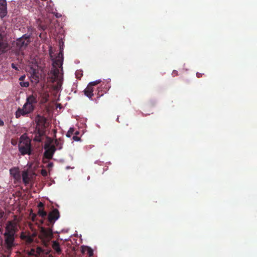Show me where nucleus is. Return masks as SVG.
<instances>
[{
  "label": "nucleus",
  "instance_id": "423d86ee",
  "mask_svg": "<svg viewBox=\"0 0 257 257\" xmlns=\"http://www.w3.org/2000/svg\"><path fill=\"white\" fill-rule=\"evenodd\" d=\"M17 231V227L15 223L12 221L7 222L6 226V232L4 235H15Z\"/></svg>",
  "mask_w": 257,
  "mask_h": 257
},
{
  "label": "nucleus",
  "instance_id": "72a5a7b5",
  "mask_svg": "<svg viewBox=\"0 0 257 257\" xmlns=\"http://www.w3.org/2000/svg\"><path fill=\"white\" fill-rule=\"evenodd\" d=\"M25 77H26L25 75L21 76L20 77L19 80H20V81H23V80L25 79Z\"/></svg>",
  "mask_w": 257,
  "mask_h": 257
},
{
  "label": "nucleus",
  "instance_id": "1a4fd4ad",
  "mask_svg": "<svg viewBox=\"0 0 257 257\" xmlns=\"http://www.w3.org/2000/svg\"><path fill=\"white\" fill-rule=\"evenodd\" d=\"M41 234L45 239L51 238L53 237L52 230L50 228L42 227Z\"/></svg>",
  "mask_w": 257,
  "mask_h": 257
},
{
  "label": "nucleus",
  "instance_id": "dca6fc26",
  "mask_svg": "<svg viewBox=\"0 0 257 257\" xmlns=\"http://www.w3.org/2000/svg\"><path fill=\"white\" fill-rule=\"evenodd\" d=\"M22 179L24 183L25 184H27L29 183L30 178L29 174L27 171H23L22 173Z\"/></svg>",
  "mask_w": 257,
  "mask_h": 257
},
{
  "label": "nucleus",
  "instance_id": "c9c22d12",
  "mask_svg": "<svg viewBox=\"0 0 257 257\" xmlns=\"http://www.w3.org/2000/svg\"><path fill=\"white\" fill-rule=\"evenodd\" d=\"M196 75H197V77L198 78L202 77V74L200 73H197Z\"/></svg>",
  "mask_w": 257,
  "mask_h": 257
},
{
  "label": "nucleus",
  "instance_id": "a878e982",
  "mask_svg": "<svg viewBox=\"0 0 257 257\" xmlns=\"http://www.w3.org/2000/svg\"><path fill=\"white\" fill-rule=\"evenodd\" d=\"M41 174L42 176L46 177L48 175V172L46 170L42 169L41 170Z\"/></svg>",
  "mask_w": 257,
  "mask_h": 257
},
{
  "label": "nucleus",
  "instance_id": "9b49d317",
  "mask_svg": "<svg viewBox=\"0 0 257 257\" xmlns=\"http://www.w3.org/2000/svg\"><path fill=\"white\" fill-rule=\"evenodd\" d=\"M29 41L28 38H24L22 37L19 39L17 41V46L20 49L25 48L29 44Z\"/></svg>",
  "mask_w": 257,
  "mask_h": 257
},
{
  "label": "nucleus",
  "instance_id": "4468645a",
  "mask_svg": "<svg viewBox=\"0 0 257 257\" xmlns=\"http://www.w3.org/2000/svg\"><path fill=\"white\" fill-rule=\"evenodd\" d=\"M21 238L25 240L27 243L30 244L33 242V237L29 234H27L23 232L21 235Z\"/></svg>",
  "mask_w": 257,
  "mask_h": 257
},
{
  "label": "nucleus",
  "instance_id": "4c0bfd02",
  "mask_svg": "<svg viewBox=\"0 0 257 257\" xmlns=\"http://www.w3.org/2000/svg\"><path fill=\"white\" fill-rule=\"evenodd\" d=\"M2 232V228L0 227V232Z\"/></svg>",
  "mask_w": 257,
  "mask_h": 257
},
{
  "label": "nucleus",
  "instance_id": "20e7f679",
  "mask_svg": "<svg viewBox=\"0 0 257 257\" xmlns=\"http://www.w3.org/2000/svg\"><path fill=\"white\" fill-rule=\"evenodd\" d=\"M45 151L44 153V156L45 158L50 160L52 159L53 155L56 150V148L55 146H50V144H45Z\"/></svg>",
  "mask_w": 257,
  "mask_h": 257
},
{
  "label": "nucleus",
  "instance_id": "f8f14e48",
  "mask_svg": "<svg viewBox=\"0 0 257 257\" xmlns=\"http://www.w3.org/2000/svg\"><path fill=\"white\" fill-rule=\"evenodd\" d=\"M93 88L89 84H88L86 88L84 90V94L87 96L89 99H92V97L93 96Z\"/></svg>",
  "mask_w": 257,
  "mask_h": 257
},
{
  "label": "nucleus",
  "instance_id": "4be33fe9",
  "mask_svg": "<svg viewBox=\"0 0 257 257\" xmlns=\"http://www.w3.org/2000/svg\"><path fill=\"white\" fill-rule=\"evenodd\" d=\"M51 72L53 74L55 77H58L60 73V71L59 69L55 67H53L51 70Z\"/></svg>",
  "mask_w": 257,
  "mask_h": 257
},
{
  "label": "nucleus",
  "instance_id": "2eb2a0df",
  "mask_svg": "<svg viewBox=\"0 0 257 257\" xmlns=\"http://www.w3.org/2000/svg\"><path fill=\"white\" fill-rule=\"evenodd\" d=\"M82 252L83 253L86 252L89 256H92L93 255V250L90 247L88 246L83 247L82 249Z\"/></svg>",
  "mask_w": 257,
  "mask_h": 257
},
{
  "label": "nucleus",
  "instance_id": "f3484780",
  "mask_svg": "<svg viewBox=\"0 0 257 257\" xmlns=\"http://www.w3.org/2000/svg\"><path fill=\"white\" fill-rule=\"evenodd\" d=\"M8 13L7 12V6L0 7V17L1 18L5 17Z\"/></svg>",
  "mask_w": 257,
  "mask_h": 257
},
{
  "label": "nucleus",
  "instance_id": "c85d7f7f",
  "mask_svg": "<svg viewBox=\"0 0 257 257\" xmlns=\"http://www.w3.org/2000/svg\"><path fill=\"white\" fill-rule=\"evenodd\" d=\"M12 67L16 70H19V68L14 63L12 64Z\"/></svg>",
  "mask_w": 257,
  "mask_h": 257
},
{
  "label": "nucleus",
  "instance_id": "7ed1b4c3",
  "mask_svg": "<svg viewBox=\"0 0 257 257\" xmlns=\"http://www.w3.org/2000/svg\"><path fill=\"white\" fill-rule=\"evenodd\" d=\"M60 217V213L57 208L53 209L48 214L47 225L53 226L55 221Z\"/></svg>",
  "mask_w": 257,
  "mask_h": 257
},
{
  "label": "nucleus",
  "instance_id": "412c9836",
  "mask_svg": "<svg viewBox=\"0 0 257 257\" xmlns=\"http://www.w3.org/2000/svg\"><path fill=\"white\" fill-rule=\"evenodd\" d=\"M38 214L42 218H46L47 216V213L45 211L44 209L39 208L38 211Z\"/></svg>",
  "mask_w": 257,
  "mask_h": 257
},
{
  "label": "nucleus",
  "instance_id": "9d476101",
  "mask_svg": "<svg viewBox=\"0 0 257 257\" xmlns=\"http://www.w3.org/2000/svg\"><path fill=\"white\" fill-rule=\"evenodd\" d=\"M8 43L4 40L3 36L0 34V55L6 53L8 50Z\"/></svg>",
  "mask_w": 257,
  "mask_h": 257
},
{
  "label": "nucleus",
  "instance_id": "f03ea898",
  "mask_svg": "<svg viewBox=\"0 0 257 257\" xmlns=\"http://www.w3.org/2000/svg\"><path fill=\"white\" fill-rule=\"evenodd\" d=\"M19 151L22 155L28 154L30 155L31 154V145L30 141L29 140H25L24 141H21L19 144Z\"/></svg>",
  "mask_w": 257,
  "mask_h": 257
},
{
  "label": "nucleus",
  "instance_id": "bb28decb",
  "mask_svg": "<svg viewBox=\"0 0 257 257\" xmlns=\"http://www.w3.org/2000/svg\"><path fill=\"white\" fill-rule=\"evenodd\" d=\"M44 204L41 202H40L38 205V207H39V208L44 209Z\"/></svg>",
  "mask_w": 257,
  "mask_h": 257
},
{
  "label": "nucleus",
  "instance_id": "6e6552de",
  "mask_svg": "<svg viewBox=\"0 0 257 257\" xmlns=\"http://www.w3.org/2000/svg\"><path fill=\"white\" fill-rule=\"evenodd\" d=\"M4 236L5 237V242L6 245V247L8 250H11L12 247L15 246L14 235L9 234Z\"/></svg>",
  "mask_w": 257,
  "mask_h": 257
},
{
  "label": "nucleus",
  "instance_id": "ddd939ff",
  "mask_svg": "<svg viewBox=\"0 0 257 257\" xmlns=\"http://www.w3.org/2000/svg\"><path fill=\"white\" fill-rule=\"evenodd\" d=\"M10 174L16 180L20 178V173L18 168H13L10 170Z\"/></svg>",
  "mask_w": 257,
  "mask_h": 257
},
{
  "label": "nucleus",
  "instance_id": "c756f323",
  "mask_svg": "<svg viewBox=\"0 0 257 257\" xmlns=\"http://www.w3.org/2000/svg\"><path fill=\"white\" fill-rule=\"evenodd\" d=\"M5 214V212L2 210L0 209V219H2Z\"/></svg>",
  "mask_w": 257,
  "mask_h": 257
},
{
  "label": "nucleus",
  "instance_id": "f257e3e1",
  "mask_svg": "<svg viewBox=\"0 0 257 257\" xmlns=\"http://www.w3.org/2000/svg\"><path fill=\"white\" fill-rule=\"evenodd\" d=\"M36 123L35 130L34 131L35 137L34 141L41 142L44 139L46 135V128L47 126L46 118L40 114H38L35 119Z\"/></svg>",
  "mask_w": 257,
  "mask_h": 257
},
{
  "label": "nucleus",
  "instance_id": "5701e85b",
  "mask_svg": "<svg viewBox=\"0 0 257 257\" xmlns=\"http://www.w3.org/2000/svg\"><path fill=\"white\" fill-rule=\"evenodd\" d=\"M101 82V80H97L95 81L91 82L89 83V85H90L92 87L93 86L96 85L100 83Z\"/></svg>",
  "mask_w": 257,
  "mask_h": 257
},
{
  "label": "nucleus",
  "instance_id": "7c9ffc66",
  "mask_svg": "<svg viewBox=\"0 0 257 257\" xmlns=\"http://www.w3.org/2000/svg\"><path fill=\"white\" fill-rule=\"evenodd\" d=\"M73 139L75 141H78L80 140V138L77 136H74L73 137Z\"/></svg>",
  "mask_w": 257,
  "mask_h": 257
},
{
  "label": "nucleus",
  "instance_id": "6ab92c4d",
  "mask_svg": "<svg viewBox=\"0 0 257 257\" xmlns=\"http://www.w3.org/2000/svg\"><path fill=\"white\" fill-rule=\"evenodd\" d=\"M75 130L73 127H70L69 130H68V132L66 134V136L68 138H70L72 135L74 133L75 135L79 134V132L76 131L75 133H74Z\"/></svg>",
  "mask_w": 257,
  "mask_h": 257
},
{
  "label": "nucleus",
  "instance_id": "39448f33",
  "mask_svg": "<svg viewBox=\"0 0 257 257\" xmlns=\"http://www.w3.org/2000/svg\"><path fill=\"white\" fill-rule=\"evenodd\" d=\"M37 102L36 97L33 95H30L27 98L26 102L24 104V107L30 108L32 111H34L35 108V104H37Z\"/></svg>",
  "mask_w": 257,
  "mask_h": 257
},
{
  "label": "nucleus",
  "instance_id": "393cba45",
  "mask_svg": "<svg viewBox=\"0 0 257 257\" xmlns=\"http://www.w3.org/2000/svg\"><path fill=\"white\" fill-rule=\"evenodd\" d=\"M7 4L6 0H0V7H7Z\"/></svg>",
  "mask_w": 257,
  "mask_h": 257
},
{
  "label": "nucleus",
  "instance_id": "a211bd4d",
  "mask_svg": "<svg viewBox=\"0 0 257 257\" xmlns=\"http://www.w3.org/2000/svg\"><path fill=\"white\" fill-rule=\"evenodd\" d=\"M62 61L63 60L60 58L55 60L53 62V67H55L56 66L60 67L62 65Z\"/></svg>",
  "mask_w": 257,
  "mask_h": 257
},
{
  "label": "nucleus",
  "instance_id": "473e14b6",
  "mask_svg": "<svg viewBox=\"0 0 257 257\" xmlns=\"http://www.w3.org/2000/svg\"><path fill=\"white\" fill-rule=\"evenodd\" d=\"M53 166V163L52 162H50L48 164L47 167L49 168H52Z\"/></svg>",
  "mask_w": 257,
  "mask_h": 257
},
{
  "label": "nucleus",
  "instance_id": "b1692460",
  "mask_svg": "<svg viewBox=\"0 0 257 257\" xmlns=\"http://www.w3.org/2000/svg\"><path fill=\"white\" fill-rule=\"evenodd\" d=\"M20 84L22 87H28L29 86V82H20Z\"/></svg>",
  "mask_w": 257,
  "mask_h": 257
},
{
  "label": "nucleus",
  "instance_id": "cd10ccee",
  "mask_svg": "<svg viewBox=\"0 0 257 257\" xmlns=\"http://www.w3.org/2000/svg\"><path fill=\"white\" fill-rule=\"evenodd\" d=\"M110 88V85L109 84H108V83H107V84H105V86H104V88H105L107 91H108Z\"/></svg>",
  "mask_w": 257,
  "mask_h": 257
},
{
  "label": "nucleus",
  "instance_id": "0eeeda50",
  "mask_svg": "<svg viewBox=\"0 0 257 257\" xmlns=\"http://www.w3.org/2000/svg\"><path fill=\"white\" fill-rule=\"evenodd\" d=\"M33 111L31 108L24 107V105L22 108L19 107L15 113L16 117L19 118L21 116H25L31 113Z\"/></svg>",
  "mask_w": 257,
  "mask_h": 257
},
{
  "label": "nucleus",
  "instance_id": "58836bf2",
  "mask_svg": "<svg viewBox=\"0 0 257 257\" xmlns=\"http://www.w3.org/2000/svg\"><path fill=\"white\" fill-rule=\"evenodd\" d=\"M76 77L78 78L77 74H76Z\"/></svg>",
  "mask_w": 257,
  "mask_h": 257
},
{
  "label": "nucleus",
  "instance_id": "e433bc0d",
  "mask_svg": "<svg viewBox=\"0 0 257 257\" xmlns=\"http://www.w3.org/2000/svg\"><path fill=\"white\" fill-rule=\"evenodd\" d=\"M56 251L57 252H59V251H61V249L59 248L58 249H56Z\"/></svg>",
  "mask_w": 257,
  "mask_h": 257
},
{
  "label": "nucleus",
  "instance_id": "2f4dec72",
  "mask_svg": "<svg viewBox=\"0 0 257 257\" xmlns=\"http://www.w3.org/2000/svg\"><path fill=\"white\" fill-rule=\"evenodd\" d=\"M178 75V72L176 70H174L172 72V75H173V76H177Z\"/></svg>",
  "mask_w": 257,
  "mask_h": 257
},
{
  "label": "nucleus",
  "instance_id": "f704fd0d",
  "mask_svg": "<svg viewBox=\"0 0 257 257\" xmlns=\"http://www.w3.org/2000/svg\"><path fill=\"white\" fill-rule=\"evenodd\" d=\"M4 125V122L3 120L0 118V126H3Z\"/></svg>",
  "mask_w": 257,
  "mask_h": 257
},
{
  "label": "nucleus",
  "instance_id": "aec40b11",
  "mask_svg": "<svg viewBox=\"0 0 257 257\" xmlns=\"http://www.w3.org/2000/svg\"><path fill=\"white\" fill-rule=\"evenodd\" d=\"M56 149L61 150L62 148L63 143L60 141L56 139L54 142V145Z\"/></svg>",
  "mask_w": 257,
  "mask_h": 257
}]
</instances>
